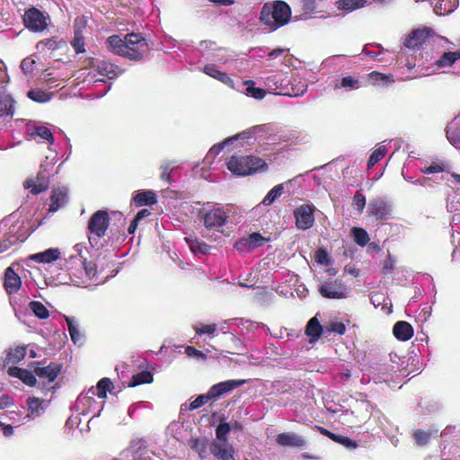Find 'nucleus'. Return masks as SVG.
<instances>
[{
    "instance_id": "nucleus-2",
    "label": "nucleus",
    "mask_w": 460,
    "mask_h": 460,
    "mask_svg": "<svg viewBox=\"0 0 460 460\" xmlns=\"http://www.w3.org/2000/svg\"><path fill=\"white\" fill-rule=\"evenodd\" d=\"M200 220L205 227L203 236L208 240L217 241L224 232V226L228 220V212L219 204L204 207L199 212Z\"/></svg>"
},
{
    "instance_id": "nucleus-54",
    "label": "nucleus",
    "mask_w": 460,
    "mask_h": 460,
    "mask_svg": "<svg viewBox=\"0 0 460 460\" xmlns=\"http://www.w3.org/2000/svg\"><path fill=\"white\" fill-rule=\"evenodd\" d=\"M35 63L32 57H27L22 60L20 67L24 75H31L34 71Z\"/></svg>"
},
{
    "instance_id": "nucleus-13",
    "label": "nucleus",
    "mask_w": 460,
    "mask_h": 460,
    "mask_svg": "<svg viewBox=\"0 0 460 460\" xmlns=\"http://www.w3.org/2000/svg\"><path fill=\"white\" fill-rule=\"evenodd\" d=\"M269 239L259 233H252L235 242L234 247L239 252H250L256 248L263 246Z\"/></svg>"
},
{
    "instance_id": "nucleus-26",
    "label": "nucleus",
    "mask_w": 460,
    "mask_h": 460,
    "mask_svg": "<svg viewBox=\"0 0 460 460\" xmlns=\"http://www.w3.org/2000/svg\"><path fill=\"white\" fill-rule=\"evenodd\" d=\"M393 332L396 339L406 341L412 337L413 328L409 323L399 321L394 325Z\"/></svg>"
},
{
    "instance_id": "nucleus-18",
    "label": "nucleus",
    "mask_w": 460,
    "mask_h": 460,
    "mask_svg": "<svg viewBox=\"0 0 460 460\" xmlns=\"http://www.w3.org/2000/svg\"><path fill=\"white\" fill-rule=\"evenodd\" d=\"M22 286V280L19 275L13 270V267H8L4 272V288L9 294L17 293Z\"/></svg>"
},
{
    "instance_id": "nucleus-48",
    "label": "nucleus",
    "mask_w": 460,
    "mask_h": 460,
    "mask_svg": "<svg viewBox=\"0 0 460 460\" xmlns=\"http://www.w3.org/2000/svg\"><path fill=\"white\" fill-rule=\"evenodd\" d=\"M284 184H278L273 187L262 200V204L265 206L271 205L281 194L284 192Z\"/></svg>"
},
{
    "instance_id": "nucleus-24",
    "label": "nucleus",
    "mask_w": 460,
    "mask_h": 460,
    "mask_svg": "<svg viewBox=\"0 0 460 460\" xmlns=\"http://www.w3.org/2000/svg\"><path fill=\"white\" fill-rule=\"evenodd\" d=\"M134 447L137 460H161L156 454L148 450L146 441L142 439L134 440Z\"/></svg>"
},
{
    "instance_id": "nucleus-27",
    "label": "nucleus",
    "mask_w": 460,
    "mask_h": 460,
    "mask_svg": "<svg viewBox=\"0 0 460 460\" xmlns=\"http://www.w3.org/2000/svg\"><path fill=\"white\" fill-rule=\"evenodd\" d=\"M264 84L270 91L283 90L288 86V79L282 74H273L265 78Z\"/></svg>"
},
{
    "instance_id": "nucleus-29",
    "label": "nucleus",
    "mask_w": 460,
    "mask_h": 460,
    "mask_svg": "<svg viewBox=\"0 0 460 460\" xmlns=\"http://www.w3.org/2000/svg\"><path fill=\"white\" fill-rule=\"evenodd\" d=\"M60 252L58 248H49L42 252L32 254L31 260L40 263H50L59 258Z\"/></svg>"
},
{
    "instance_id": "nucleus-40",
    "label": "nucleus",
    "mask_w": 460,
    "mask_h": 460,
    "mask_svg": "<svg viewBox=\"0 0 460 460\" xmlns=\"http://www.w3.org/2000/svg\"><path fill=\"white\" fill-rule=\"evenodd\" d=\"M94 388V386H93ZM113 388V384L110 378L103 377L102 378L95 386L96 396L104 401L107 397V392L111 391Z\"/></svg>"
},
{
    "instance_id": "nucleus-11",
    "label": "nucleus",
    "mask_w": 460,
    "mask_h": 460,
    "mask_svg": "<svg viewBox=\"0 0 460 460\" xmlns=\"http://www.w3.org/2000/svg\"><path fill=\"white\" fill-rule=\"evenodd\" d=\"M392 204L383 198H376L368 203L369 216L376 220H387L392 217Z\"/></svg>"
},
{
    "instance_id": "nucleus-15",
    "label": "nucleus",
    "mask_w": 460,
    "mask_h": 460,
    "mask_svg": "<svg viewBox=\"0 0 460 460\" xmlns=\"http://www.w3.org/2000/svg\"><path fill=\"white\" fill-rule=\"evenodd\" d=\"M211 454L220 460H229L234 456V447L228 440H215L209 446Z\"/></svg>"
},
{
    "instance_id": "nucleus-32",
    "label": "nucleus",
    "mask_w": 460,
    "mask_h": 460,
    "mask_svg": "<svg viewBox=\"0 0 460 460\" xmlns=\"http://www.w3.org/2000/svg\"><path fill=\"white\" fill-rule=\"evenodd\" d=\"M27 402L28 416L32 419L40 416L44 412L47 406L45 401L40 400L35 397L29 398Z\"/></svg>"
},
{
    "instance_id": "nucleus-17",
    "label": "nucleus",
    "mask_w": 460,
    "mask_h": 460,
    "mask_svg": "<svg viewBox=\"0 0 460 460\" xmlns=\"http://www.w3.org/2000/svg\"><path fill=\"white\" fill-rule=\"evenodd\" d=\"M245 383L244 380H227L214 385L209 389L210 396L217 399L226 393H228Z\"/></svg>"
},
{
    "instance_id": "nucleus-62",
    "label": "nucleus",
    "mask_w": 460,
    "mask_h": 460,
    "mask_svg": "<svg viewBox=\"0 0 460 460\" xmlns=\"http://www.w3.org/2000/svg\"><path fill=\"white\" fill-rule=\"evenodd\" d=\"M71 44L76 53L84 52L85 49L84 34L75 35Z\"/></svg>"
},
{
    "instance_id": "nucleus-55",
    "label": "nucleus",
    "mask_w": 460,
    "mask_h": 460,
    "mask_svg": "<svg viewBox=\"0 0 460 460\" xmlns=\"http://www.w3.org/2000/svg\"><path fill=\"white\" fill-rule=\"evenodd\" d=\"M352 205L357 208L359 213H362L366 207V197L362 191L357 190L352 199Z\"/></svg>"
},
{
    "instance_id": "nucleus-45",
    "label": "nucleus",
    "mask_w": 460,
    "mask_h": 460,
    "mask_svg": "<svg viewBox=\"0 0 460 460\" xmlns=\"http://www.w3.org/2000/svg\"><path fill=\"white\" fill-rule=\"evenodd\" d=\"M385 141L379 144L377 148L375 149L374 152L371 154V155L367 161L368 168L373 167L376 164H377L379 161H381L386 155L387 147L385 145Z\"/></svg>"
},
{
    "instance_id": "nucleus-3",
    "label": "nucleus",
    "mask_w": 460,
    "mask_h": 460,
    "mask_svg": "<svg viewBox=\"0 0 460 460\" xmlns=\"http://www.w3.org/2000/svg\"><path fill=\"white\" fill-rule=\"evenodd\" d=\"M291 17V9L284 1H274L263 4L261 13V22L271 30L286 25Z\"/></svg>"
},
{
    "instance_id": "nucleus-47",
    "label": "nucleus",
    "mask_w": 460,
    "mask_h": 460,
    "mask_svg": "<svg viewBox=\"0 0 460 460\" xmlns=\"http://www.w3.org/2000/svg\"><path fill=\"white\" fill-rule=\"evenodd\" d=\"M351 234L353 236L355 243L361 247L366 246L369 242V235L367 232L363 228L353 227L351 229Z\"/></svg>"
},
{
    "instance_id": "nucleus-60",
    "label": "nucleus",
    "mask_w": 460,
    "mask_h": 460,
    "mask_svg": "<svg viewBox=\"0 0 460 460\" xmlns=\"http://www.w3.org/2000/svg\"><path fill=\"white\" fill-rule=\"evenodd\" d=\"M87 19L85 16H78L75 19L74 22V34H83L84 30L86 28Z\"/></svg>"
},
{
    "instance_id": "nucleus-64",
    "label": "nucleus",
    "mask_w": 460,
    "mask_h": 460,
    "mask_svg": "<svg viewBox=\"0 0 460 460\" xmlns=\"http://www.w3.org/2000/svg\"><path fill=\"white\" fill-rule=\"evenodd\" d=\"M212 59L221 64H227L231 60V58L226 53V50L217 49V53L213 56Z\"/></svg>"
},
{
    "instance_id": "nucleus-34",
    "label": "nucleus",
    "mask_w": 460,
    "mask_h": 460,
    "mask_svg": "<svg viewBox=\"0 0 460 460\" xmlns=\"http://www.w3.org/2000/svg\"><path fill=\"white\" fill-rule=\"evenodd\" d=\"M290 84L291 92L287 94L290 96H301L307 91V84L303 82L299 75H292L290 80H288V85Z\"/></svg>"
},
{
    "instance_id": "nucleus-63",
    "label": "nucleus",
    "mask_w": 460,
    "mask_h": 460,
    "mask_svg": "<svg viewBox=\"0 0 460 460\" xmlns=\"http://www.w3.org/2000/svg\"><path fill=\"white\" fill-rule=\"evenodd\" d=\"M202 71L210 77L217 79L222 71H220L215 64H207Z\"/></svg>"
},
{
    "instance_id": "nucleus-5",
    "label": "nucleus",
    "mask_w": 460,
    "mask_h": 460,
    "mask_svg": "<svg viewBox=\"0 0 460 460\" xmlns=\"http://www.w3.org/2000/svg\"><path fill=\"white\" fill-rule=\"evenodd\" d=\"M109 224V215L104 210H98L91 217L87 230L88 241L93 248L102 246L100 240L105 235Z\"/></svg>"
},
{
    "instance_id": "nucleus-28",
    "label": "nucleus",
    "mask_w": 460,
    "mask_h": 460,
    "mask_svg": "<svg viewBox=\"0 0 460 460\" xmlns=\"http://www.w3.org/2000/svg\"><path fill=\"white\" fill-rule=\"evenodd\" d=\"M51 204L49 210L52 212L57 211L67 202V190L66 188H58L53 190L51 195Z\"/></svg>"
},
{
    "instance_id": "nucleus-8",
    "label": "nucleus",
    "mask_w": 460,
    "mask_h": 460,
    "mask_svg": "<svg viewBox=\"0 0 460 460\" xmlns=\"http://www.w3.org/2000/svg\"><path fill=\"white\" fill-rule=\"evenodd\" d=\"M22 21L25 28L30 31L41 33L47 30L50 16L46 11L31 6L25 11Z\"/></svg>"
},
{
    "instance_id": "nucleus-53",
    "label": "nucleus",
    "mask_w": 460,
    "mask_h": 460,
    "mask_svg": "<svg viewBox=\"0 0 460 460\" xmlns=\"http://www.w3.org/2000/svg\"><path fill=\"white\" fill-rule=\"evenodd\" d=\"M214 399L210 396V392L208 391L206 394L199 395L195 400H193L189 406L190 411H194L203 406L205 403L208 402V400Z\"/></svg>"
},
{
    "instance_id": "nucleus-37",
    "label": "nucleus",
    "mask_w": 460,
    "mask_h": 460,
    "mask_svg": "<svg viewBox=\"0 0 460 460\" xmlns=\"http://www.w3.org/2000/svg\"><path fill=\"white\" fill-rule=\"evenodd\" d=\"M14 112V100L9 94L0 96V117L13 116Z\"/></svg>"
},
{
    "instance_id": "nucleus-35",
    "label": "nucleus",
    "mask_w": 460,
    "mask_h": 460,
    "mask_svg": "<svg viewBox=\"0 0 460 460\" xmlns=\"http://www.w3.org/2000/svg\"><path fill=\"white\" fill-rule=\"evenodd\" d=\"M369 83L377 86H387L394 82L392 75H385L376 71H373L367 75Z\"/></svg>"
},
{
    "instance_id": "nucleus-42",
    "label": "nucleus",
    "mask_w": 460,
    "mask_h": 460,
    "mask_svg": "<svg viewBox=\"0 0 460 460\" xmlns=\"http://www.w3.org/2000/svg\"><path fill=\"white\" fill-rule=\"evenodd\" d=\"M185 241L193 253L207 254L210 250V246L208 244L197 239L186 237Z\"/></svg>"
},
{
    "instance_id": "nucleus-57",
    "label": "nucleus",
    "mask_w": 460,
    "mask_h": 460,
    "mask_svg": "<svg viewBox=\"0 0 460 460\" xmlns=\"http://www.w3.org/2000/svg\"><path fill=\"white\" fill-rule=\"evenodd\" d=\"M447 211L454 214L453 223L455 224L456 215H460V197H454L452 199L447 200Z\"/></svg>"
},
{
    "instance_id": "nucleus-43",
    "label": "nucleus",
    "mask_w": 460,
    "mask_h": 460,
    "mask_svg": "<svg viewBox=\"0 0 460 460\" xmlns=\"http://www.w3.org/2000/svg\"><path fill=\"white\" fill-rule=\"evenodd\" d=\"M364 0H336L335 5L339 10L351 12L358 8L363 7Z\"/></svg>"
},
{
    "instance_id": "nucleus-20",
    "label": "nucleus",
    "mask_w": 460,
    "mask_h": 460,
    "mask_svg": "<svg viewBox=\"0 0 460 460\" xmlns=\"http://www.w3.org/2000/svg\"><path fill=\"white\" fill-rule=\"evenodd\" d=\"M446 135L449 143L460 149V112L447 127Z\"/></svg>"
},
{
    "instance_id": "nucleus-4",
    "label": "nucleus",
    "mask_w": 460,
    "mask_h": 460,
    "mask_svg": "<svg viewBox=\"0 0 460 460\" xmlns=\"http://www.w3.org/2000/svg\"><path fill=\"white\" fill-rule=\"evenodd\" d=\"M89 67L90 71L84 79V81L88 83L105 82L103 78H98V75L105 76L108 79H115L124 72L119 66L106 60L100 59H92L89 62Z\"/></svg>"
},
{
    "instance_id": "nucleus-19",
    "label": "nucleus",
    "mask_w": 460,
    "mask_h": 460,
    "mask_svg": "<svg viewBox=\"0 0 460 460\" xmlns=\"http://www.w3.org/2000/svg\"><path fill=\"white\" fill-rule=\"evenodd\" d=\"M41 363H38L34 372L40 378L48 379L49 382H53L61 371V365L58 363L51 362L48 366H40Z\"/></svg>"
},
{
    "instance_id": "nucleus-33",
    "label": "nucleus",
    "mask_w": 460,
    "mask_h": 460,
    "mask_svg": "<svg viewBox=\"0 0 460 460\" xmlns=\"http://www.w3.org/2000/svg\"><path fill=\"white\" fill-rule=\"evenodd\" d=\"M362 87V83L358 78L347 75L341 79L340 82L336 83L334 85V89H344L345 91H353L358 90Z\"/></svg>"
},
{
    "instance_id": "nucleus-36",
    "label": "nucleus",
    "mask_w": 460,
    "mask_h": 460,
    "mask_svg": "<svg viewBox=\"0 0 460 460\" xmlns=\"http://www.w3.org/2000/svg\"><path fill=\"white\" fill-rule=\"evenodd\" d=\"M305 333L311 340H317L322 333H325L324 326H322L316 317H313L308 322Z\"/></svg>"
},
{
    "instance_id": "nucleus-58",
    "label": "nucleus",
    "mask_w": 460,
    "mask_h": 460,
    "mask_svg": "<svg viewBox=\"0 0 460 460\" xmlns=\"http://www.w3.org/2000/svg\"><path fill=\"white\" fill-rule=\"evenodd\" d=\"M231 427L227 422H221L216 429L217 440H227V435L230 432Z\"/></svg>"
},
{
    "instance_id": "nucleus-25",
    "label": "nucleus",
    "mask_w": 460,
    "mask_h": 460,
    "mask_svg": "<svg viewBox=\"0 0 460 460\" xmlns=\"http://www.w3.org/2000/svg\"><path fill=\"white\" fill-rule=\"evenodd\" d=\"M8 375L17 377L29 386H34L36 384V377L32 372L18 367H11L8 368Z\"/></svg>"
},
{
    "instance_id": "nucleus-22",
    "label": "nucleus",
    "mask_w": 460,
    "mask_h": 460,
    "mask_svg": "<svg viewBox=\"0 0 460 460\" xmlns=\"http://www.w3.org/2000/svg\"><path fill=\"white\" fill-rule=\"evenodd\" d=\"M250 138H252V134L247 131H243L236 136L228 137L226 140H224L223 142L214 145L208 151L209 155H213V157H216L226 146L234 145L235 142H237L239 140H244V139H250Z\"/></svg>"
},
{
    "instance_id": "nucleus-61",
    "label": "nucleus",
    "mask_w": 460,
    "mask_h": 460,
    "mask_svg": "<svg viewBox=\"0 0 460 460\" xmlns=\"http://www.w3.org/2000/svg\"><path fill=\"white\" fill-rule=\"evenodd\" d=\"M332 436L333 437L332 439L333 441H336V442L343 445L347 448H356L357 447V443L347 437H344L341 435H337V434H334Z\"/></svg>"
},
{
    "instance_id": "nucleus-9",
    "label": "nucleus",
    "mask_w": 460,
    "mask_h": 460,
    "mask_svg": "<svg viewBox=\"0 0 460 460\" xmlns=\"http://www.w3.org/2000/svg\"><path fill=\"white\" fill-rule=\"evenodd\" d=\"M318 291L322 296L330 299H343L348 297L349 293V289L339 279L323 282Z\"/></svg>"
},
{
    "instance_id": "nucleus-50",
    "label": "nucleus",
    "mask_w": 460,
    "mask_h": 460,
    "mask_svg": "<svg viewBox=\"0 0 460 460\" xmlns=\"http://www.w3.org/2000/svg\"><path fill=\"white\" fill-rule=\"evenodd\" d=\"M248 158V166L250 167V174L256 172L257 171H263L267 169V164L261 158L247 155Z\"/></svg>"
},
{
    "instance_id": "nucleus-51",
    "label": "nucleus",
    "mask_w": 460,
    "mask_h": 460,
    "mask_svg": "<svg viewBox=\"0 0 460 460\" xmlns=\"http://www.w3.org/2000/svg\"><path fill=\"white\" fill-rule=\"evenodd\" d=\"M455 9V4L448 0H439L434 6V12L438 15H446L451 13Z\"/></svg>"
},
{
    "instance_id": "nucleus-56",
    "label": "nucleus",
    "mask_w": 460,
    "mask_h": 460,
    "mask_svg": "<svg viewBox=\"0 0 460 460\" xmlns=\"http://www.w3.org/2000/svg\"><path fill=\"white\" fill-rule=\"evenodd\" d=\"M325 333H338V334H343L346 331V327L344 323L341 322H331L328 324L324 325Z\"/></svg>"
},
{
    "instance_id": "nucleus-7",
    "label": "nucleus",
    "mask_w": 460,
    "mask_h": 460,
    "mask_svg": "<svg viewBox=\"0 0 460 460\" xmlns=\"http://www.w3.org/2000/svg\"><path fill=\"white\" fill-rule=\"evenodd\" d=\"M74 253L70 254L67 259V267L70 270H84L85 275L93 279L96 276V265L92 261H87L84 252H87L86 248L82 243H76L73 247Z\"/></svg>"
},
{
    "instance_id": "nucleus-23",
    "label": "nucleus",
    "mask_w": 460,
    "mask_h": 460,
    "mask_svg": "<svg viewBox=\"0 0 460 460\" xmlns=\"http://www.w3.org/2000/svg\"><path fill=\"white\" fill-rule=\"evenodd\" d=\"M276 441L283 447H303L305 445V439L295 433H281L277 436Z\"/></svg>"
},
{
    "instance_id": "nucleus-41",
    "label": "nucleus",
    "mask_w": 460,
    "mask_h": 460,
    "mask_svg": "<svg viewBox=\"0 0 460 460\" xmlns=\"http://www.w3.org/2000/svg\"><path fill=\"white\" fill-rule=\"evenodd\" d=\"M459 58L460 51L446 52L435 64L438 68L447 67L452 66Z\"/></svg>"
},
{
    "instance_id": "nucleus-46",
    "label": "nucleus",
    "mask_w": 460,
    "mask_h": 460,
    "mask_svg": "<svg viewBox=\"0 0 460 460\" xmlns=\"http://www.w3.org/2000/svg\"><path fill=\"white\" fill-rule=\"evenodd\" d=\"M26 356V347L25 346H18L14 349H10L7 354V362L8 363H18L24 358Z\"/></svg>"
},
{
    "instance_id": "nucleus-14",
    "label": "nucleus",
    "mask_w": 460,
    "mask_h": 460,
    "mask_svg": "<svg viewBox=\"0 0 460 460\" xmlns=\"http://www.w3.org/2000/svg\"><path fill=\"white\" fill-rule=\"evenodd\" d=\"M27 130L33 139L40 138V140L47 141L51 145L54 143V137L48 124L33 122L28 125Z\"/></svg>"
},
{
    "instance_id": "nucleus-16",
    "label": "nucleus",
    "mask_w": 460,
    "mask_h": 460,
    "mask_svg": "<svg viewBox=\"0 0 460 460\" xmlns=\"http://www.w3.org/2000/svg\"><path fill=\"white\" fill-rule=\"evenodd\" d=\"M247 156H232L226 163L227 169L240 176L249 175L250 167L247 164Z\"/></svg>"
},
{
    "instance_id": "nucleus-52",
    "label": "nucleus",
    "mask_w": 460,
    "mask_h": 460,
    "mask_svg": "<svg viewBox=\"0 0 460 460\" xmlns=\"http://www.w3.org/2000/svg\"><path fill=\"white\" fill-rule=\"evenodd\" d=\"M245 93L256 100H261L265 97L266 92L261 88L254 86V83L252 81L246 82Z\"/></svg>"
},
{
    "instance_id": "nucleus-39",
    "label": "nucleus",
    "mask_w": 460,
    "mask_h": 460,
    "mask_svg": "<svg viewBox=\"0 0 460 460\" xmlns=\"http://www.w3.org/2000/svg\"><path fill=\"white\" fill-rule=\"evenodd\" d=\"M28 98L39 103H45L52 99L53 93L41 89H31L27 93Z\"/></svg>"
},
{
    "instance_id": "nucleus-12",
    "label": "nucleus",
    "mask_w": 460,
    "mask_h": 460,
    "mask_svg": "<svg viewBox=\"0 0 460 460\" xmlns=\"http://www.w3.org/2000/svg\"><path fill=\"white\" fill-rule=\"evenodd\" d=\"M314 207L313 205H301L294 211L296 226L298 229L306 230L313 226L314 223Z\"/></svg>"
},
{
    "instance_id": "nucleus-21",
    "label": "nucleus",
    "mask_w": 460,
    "mask_h": 460,
    "mask_svg": "<svg viewBox=\"0 0 460 460\" xmlns=\"http://www.w3.org/2000/svg\"><path fill=\"white\" fill-rule=\"evenodd\" d=\"M429 34V29L415 30L405 40L404 47L417 49L425 43Z\"/></svg>"
},
{
    "instance_id": "nucleus-6",
    "label": "nucleus",
    "mask_w": 460,
    "mask_h": 460,
    "mask_svg": "<svg viewBox=\"0 0 460 460\" xmlns=\"http://www.w3.org/2000/svg\"><path fill=\"white\" fill-rule=\"evenodd\" d=\"M95 396L96 392L93 387L88 389L86 393L80 394L74 405L75 411L83 415L93 413V417L100 416L105 402L95 400Z\"/></svg>"
},
{
    "instance_id": "nucleus-38",
    "label": "nucleus",
    "mask_w": 460,
    "mask_h": 460,
    "mask_svg": "<svg viewBox=\"0 0 460 460\" xmlns=\"http://www.w3.org/2000/svg\"><path fill=\"white\" fill-rule=\"evenodd\" d=\"M190 447L197 452L201 459L206 457L208 440L204 438H191L189 442Z\"/></svg>"
},
{
    "instance_id": "nucleus-1",
    "label": "nucleus",
    "mask_w": 460,
    "mask_h": 460,
    "mask_svg": "<svg viewBox=\"0 0 460 460\" xmlns=\"http://www.w3.org/2000/svg\"><path fill=\"white\" fill-rule=\"evenodd\" d=\"M105 44L112 53L133 61L141 60L149 51L146 39L136 33L127 34L123 39L118 35L110 36Z\"/></svg>"
},
{
    "instance_id": "nucleus-49",
    "label": "nucleus",
    "mask_w": 460,
    "mask_h": 460,
    "mask_svg": "<svg viewBox=\"0 0 460 460\" xmlns=\"http://www.w3.org/2000/svg\"><path fill=\"white\" fill-rule=\"evenodd\" d=\"M29 308L40 319H47L49 316V310L40 301H31L29 304Z\"/></svg>"
},
{
    "instance_id": "nucleus-44",
    "label": "nucleus",
    "mask_w": 460,
    "mask_h": 460,
    "mask_svg": "<svg viewBox=\"0 0 460 460\" xmlns=\"http://www.w3.org/2000/svg\"><path fill=\"white\" fill-rule=\"evenodd\" d=\"M154 380L153 375L149 371H142L134 375L128 383L129 387H135L143 384H150Z\"/></svg>"
},
{
    "instance_id": "nucleus-30",
    "label": "nucleus",
    "mask_w": 460,
    "mask_h": 460,
    "mask_svg": "<svg viewBox=\"0 0 460 460\" xmlns=\"http://www.w3.org/2000/svg\"><path fill=\"white\" fill-rule=\"evenodd\" d=\"M64 319L66 322L68 332L71 340L75 344L81 345L84 341V337L79 331V324L76 320L73 317L64 315Z\"/></svg>"
},
{
    "instance_id": "nucleus-31",
    "label": "nucleus",
    "mask_w": 460,
    "mask_h": 460,
    "mask_svg": "<svg viewBox=\"0 0 460 460\" xmlns=\"http://www.w3.org/2000/svg\"><path fill=\"white\" fill-rule=\"evenodd\" d=\"M133 200L139 207L153 205L157 202L156 194L153 190H139L136 192Z\"/></svg>"
},
{
    "instance_id": "nucleus-10",
    "label": "nucleus",
    "mask_w": 460,
    "mask_h": 460,
    "mask_svg": "<svg viewBox=\"0 0 460 460\" xmlns=\"http://www.w3.org/2000/svg\"><path fill=\"white\" fill-rule=\"evenodd\" d=\"M50 154L46 155L45 161L40 164V171L39 172L38 180L39 183L34 184L31 192L33 194H39L48 188L47 180L50 173L49 167H53V165L57 163V153L51 149H49Z\"/></svg>"
},
{
    "instance_id": "nucleus-59",
    "label": "nucleus",
    "mask_w": 460,
    "mask_h": 460,
    "mask_svg": "<svg viewBox=\"0 0 460 460\" xmlns=\"http://www.w3.org/2000/svg\"><path fill=\"white\" fill-rule=\"evenodd\" d=\"M447 168V165L444 163H432L429 166H425L420 168V172L425 174L429 173H437L440 172H444Z\"/></svg>"
}]
</instances>
